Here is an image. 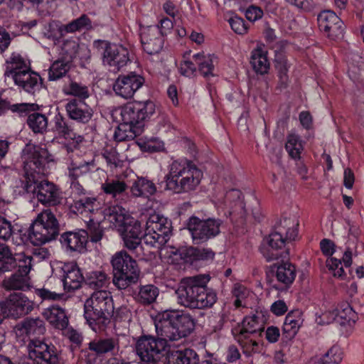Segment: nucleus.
Returning <instances> with one entry per match:
<instances>
[{
	"instance_id": "obj_1",
	"label": "nucleus",
	"mask_w": 364,
	"mask_h": 364,
	"mask_svg": "<svg viewBox=\"0 0 364 364\" xmlns=\"http://www.w3.org/2000/svg\"><path fill=\"white\" fill-rule=\"evenodd\" d=\"M22 159L25 171L23 189L28 193H36L38 200L43 205L50 206L60 203L63 198L60 189L51 182L39 180V176L45 174L46 166L53 161L47 149L27 144L23 149Z\"/></svg>"
},
{
	"instance_id": "obj_2",
	"label": "nucleus",
	"mask_w": 364,
	"mask_h": 364,
	"mask_svg": "<svg viewBox=\"0 0 364 364\" xmlns=\"http://www.w3.org/2000/svg\"><path fill=\"white\" fill-rule=\"evenodd\" d=\"M155 111V104L151 100L133 102L113 109L111 117L114 121L119 124L114 132L115 140H132L141 134L146 122L151 117Z\"/></svg>"
},
{
	"instance_id": "obj_3",
	"label": "nucleus",
	"mask_w": 364,
	"mask_h": 364,
	"mask_svg": "<svg viewBox=\"0 0 364 364\" xmlns=\"http://www.w3.org/2000/svg\"><path fill=\"white\" fill-rule=\"evenodd\" d=\"M209 279L205 274L182 279L175 291L178 304L190 309L211 307L217 301V295L208 289Z\"/></svg>"
},
{
	"instance_id": "obj_4",
	"label": "nucleus",
	"mask_w": 364,
	"mask_h": 364,
	"mask_svg": "<svg viewBox=\"0 0 364 364\" xmlns=\"http://www.w3.org/2000/svg\"><path fill=\"white\" fill-rule=\"evenodd\" d=\"M21 329L31 338L26 364H58V356L55 347L38 338L46 332L43 320L27 318L22 323Z\"/></svg>"
},
{
	"instance_id": "obj_5",
	"label": "nucleus",
	"mask_w": 364,
	"mask_h": 364,
	"mask_svg": "<svg viewBox=\"0 0 364 364\" xmlns=\"http://www.w3.org/2000/svg\"><path fill=\"white\" fill-rule=\"evenodd\" d=\"M157 338L165 342L176 341L188 336L194 329L195 321L188 314L165 311L154 321Z\"/></svg>"
},
{
	"instance_id": "obj_6",
	"label": "nucleus",
	"mask_w": 364,
	"mask_h": 364,
	"mask_svg": "<svg viewBox=\"0 0 364 364\" xmlns=\"http://www.w3.org/2000/svg\"><path fill=\"white\" fill-rule=\"evenodd\" d=\"M114 306L111 293L100 290L93 292L84 304V317L95 332L104 328L109 321Z\"/></svg>"
},
{
	"instance_id": "obj_7",
	"label": "nucleus",
	"mask_w": 364,
	"mask_h": 364,
	"mask_svg": "<svg viewBox=\"0 0 364 364\" xmlns=\"http://www.w3.org/2000/svg\"><path fill=\"white\" fill-rule=\"evenodd\" d=\"M203 173L191 161H174L166 176V188L176 193L195 189L200 182Z\"/></svg>"
},
{
	"instance_id": "obj_8",
	"label": "nucleus",
	"mask_w": 364,
	"mask_h": 364,
	"mask_svg": "<svg viewBox=\"0 0 364 364\" xmlns=\"http://www.w3.org/2000/svg\"><path fill=\"white\" fill-rule=\"evenodd\" d=\"M264 319L261 314L246 316L241 326L233 331L235 340L247 355L255 353L258 350V339L264 331Z\"/></svg>"
},
{
	"instance_id": "obj_9",
	"label": "nucleus",
	"mask_w": 364,
	"mask_h": 364,
	"mask_svg": "<svg viewBox=\"0 0 364 364\" xmlns=\"http://www.w3.org/2000/svg\"><path fill=\"white\" fill-rule=\"evenodd\" d=\"M59 233V223L50 210L38 214L28 230V240L35 246L54 240Z\"/></svg>"
},
{
	"instance_id": "obj_10",
	"label": "nucleus",
	"mask_w": 364,
	"mask_h": 364,
	"mask_svg": "<svg viewBox=\"0 0 364 364\" xmlns=\"http://www.w3.org/2000/svg\"><path fill=\"white\" fill-rule=\"evenodd\" d=\"M111 262L114 269L113 284L119 289H125L137 282L139 270L136 261L126 252L114 254Z\"/></svg>"
},
{
	"instance_id": "obj_11",
	"label": "nucleus",
	"mask_w": 364,
	"mask_h": 364,
	"mask_svg": "<svg viewBox=\"0 0 364 364\" xmlns=\"http://www.w3.org/2000/svg\"><path fill=\"white\" fill-rule=\"evenodd\" d=\"M103 223H109L110 228H117L123 234L141 237V226L139 221L131 217L121 206H112L103 211Z\"/></svg>"
},
{
	"instance_id": "obj_12",
	"label": "nucleus",
	"mask_w": 364,
	"mask_h": 364,
	"mask_svg": "<svg viewBox=\"0 0 364 364\" xmlns=\"http://www.w3.org/2000/svg\"><path fill=\"white\" fill-rule=\"evenodd\" d=\"M165 342L152 336H141L136 343V353L142 364H166Z\"/></svg>"
},
{
	"instance_id": "obj_13",
	"label": "nucleus",
	"mask_w": 364,
	"mask_h": 364,
	"mask_svg": "<svg viewBox=\"0 0 364 364\" xmlns=\"http://www.w3.org/2000/svg\"><path fill=\"white\" fill-rule=\"evenodd\" d=\"M144 231L145 244L160 249L169 240L171 224L166 218L153 213L146 220Z\"/></svg>"
},
{
	"instance_id": "obj_14",
	"label": "nucleus",
	"mask_w": 364,
	"mask_h": 364,
	"mask_svg": "<svg viewBox=\"0 0 364 364\" xmlns=\"http://www.w3.org/2000/svg\"><path fill=\"white\" fill-rule=\"evenodd\" d=\"M93 45L101 55L103 64L114 72L120 70L129 60L127 49L122 46L101 40L95 41Z\"/></svg>"
},
{
	"instance_id": "obj_15",
	"label": "nucleus",
	"mask_w": 364,
	"mask_h": 364,
	"mask_svg": "<svg viewBox=\"0 0 364 364\" xmlns=\"http://www.w3.org/2000/svg\"><path fill=\"white\" fill-rule=\"evenodd\" d=\"M296 238V233L294 228L287 232L286 238L284 239L281 234L274 232L264 237L259 247V251L267 262H272L283 257L281 250L287 247L286 253L289 254V245L293 246L292 242Z\"/></svg>"
},
{
	"instance_id": "obj_16",
	"label": "nucleus",
	"mask_w": 364,
	"mask_h": 364,
	"mask_svg": "<svg viewBox=\"0 0 364 364\" xmlns=\"http://www.w3.org/2000/svg\"><path fill=\"white\" fill-rule=\"evenodd\" d=\"M222 222L215 218L201 220L198 217L190 218L187 227L195 243L199 244L215 237L220 232Z\"/></svg>"
},
{
	"instance_id": "obj_17",
	"label": "nucleus",
	"mask_w": 364,
	"mask_h": 364,
	"mask_svg": "<svg viewBox=\"0 0 364 364\" xmlns=\"http://www.w3.org/2000/svg\"><path fill=\"white\" fill-rule=\"evenodd\" d=\"M317 21L319 30L329 39L336 41L343 36L345 26L341 18L331 10L321 11Z\"/></svg>"
},
{
	"instance_id": "obj_18",
	"label": "nucleus",
	"mask_w": 364,
	"mask_h": 364,
	"mask_svg": "<svg viewBox=\"0 0 364 364\" xmlns=\"http://www.w3.org/2000/svg\"><path fill=\"white\" fill-rule=\"evenodd\" d=\"M144 77L135 72L119 75L113 85L114 92L124 98H132L134 93L144 84Z\"/></svg>"
},
{
	"instance_id": "obj_19",
	"label": "nucleus",
	"mask_w": 364,
	"mask_h": 364,
	"mask_svg": "<svg viewBox=\"0 0 364 364\" xmlns=\"http://www.w3.org/2000/svg\"><path fill=\"white\" fill-rule=\"evenodd\" d=\"M144 50L149 55L159 53L164 46V38L159 26L142 28L140 33Z\"/></svg>"
},
{
	"instance_id": "obj_20",
	"label": "nucleus",
	"mask_w": 364,
	"mask_h": 364,
	"mask_svg": "<svg viewBox=\"0 0 364 364\" xmlns=\"http://www.w3.org/2000/svg\"><path fill=\"white\" fill-rule=\"evenodd\" d=\"M8 315L19 318L29 314L34 308V303L22 293L10 294L6 303Z\"/></svg>"
},
{
	"instance_id": "obj_21",
	"label": "nucleus",
	"mask_w": 364,
	"mask_h": 364,
	"mask_svg": "<svg viewBox=\"0 0 364 364\" xmlns=\"http://www.w3.org/2000/svg\"><path fill=\"white\" fill-rule=\"evenodd\" d=\"M357 314L347 302H343L338 305V306L332 311L331 318H322L321 316L320 320L317 319L318 324L323 325L330 323L333 321L340 322L341 325H348L352 326L355 323L357 319Z\"/></svg>"
},
{
	"instance_id": "obj_22",
	"label": "nucleus",
	"mask_w": 364,
	"mask_h": 364,
	"mask_svg": "<svg viewBox=\"0 0 364 364\" xmlns=\"http://www.w3.org/2000/svg\"><path fill=\"white\" fill-rule=\"evenodd\" d=\"M68 117L73 120L81 123H87L93 114L92 109L85 100L71 99L68 100L65 105Z\"/></svg>"
},
{
	"instance_id": "obj_23",
	"label": "nucleus",
	"mask_w": 364,
	"mask_h": 364,
	"mask_svg": "<svg viewBox=\"0 0 364 364\" xmlns=\"http://www.w3.org/2000/svg\"><path fill=\"white\" fill-rule=\"evenodd\" d=\"M63 285L67 291H72L79 289L84 279L80 269L75 263H66L62 267Z\"/></svg>"
},
{
	"instance_id": "obj_24",
	"label": "nucleus",
	"mask_w": 364,
	"mask_h": 364,
	"mask_svg": "<svg viewBox=\"0 0 364 364\" xmlns=\"http://www.w3.org/2000/svg\"><path fill=\"white\" fill-rule=\"evenodd\" d=\"M2 287L9 291H28L32 287L31 277L26 273L16 271L4 278L2 282Z\"/></svg>"
},
{
	"instance_id": "obj_25",
	"label": "nucleus",
	"mask_w": 364,
	"mask_h": 364,
	"mask_svg": "<svg viewBox=\"0 0 364 364\" xmlns=\"http://www.w3.org/2000/svg\"><path fill=\"white\" fill-rule=\"evenodd\" d=\"M89 349L97 355L110 353L114 355L119 350V338L117 337L100 338L90 342Z\"/></svg>"
},
{
	"instance_id": "obj_26",
	"label": "nucleus",
	"mask_w": 364,
	"mask_h": 364,
	"mask_svg": "<svg viewBox=\"0 0 364 364\" xmlns=\"http://www.w3.org/2000/svg\"><path fill=\"white\" fill-rule=\"evenodd\" d=\"M100 203L95 198L84 197L74 200L71 205L72 210L77 214L89 217L90 222H94L95 218L92 216L99 210Z\"/></svg>"
},
{
	"instance_id": "obj_27",
	"label": "nucleus",
	"mask_w": 364,
	"mask_h": 364,
	"mask_svg": "<svg viewBox=\"0 0 364 364\" xmlns=\"http://www.w3.org/2000/svg\"><path fill=\"white\" fill-rule=\"evenodd\" d=\"M88 240V232L80 230L78 232H68L63 234L61 242L73 251L83 252Z\"/></svg>"
},
{
	"instance_id": "obj_28",
	"label": "nucleus",
	"mask_w": 364,
	"mask_h": 364,
	"mask_svg": "<svg viewBox=\"0 0 364 364\" xmlns=\"http://www.w3.org/2000/svg\"><path fill=\"white\" fill-rule=\"evenodd\" d=\"M267 50L262 43H259L252 50L250 64L254 70L260 75L267 73L269 69V63L267 57Z\"/></svg>"
},
{
	"instance_id": "obj_29",
	"label": "nucleus",
	"mask_w": 364,
	"mask_h": 364,
	"mask_svg": "<svg viewBox=\"0 0 364 364\" xmlns=\"http://www.w3.org/2000/svg\"><path fill=\"white\" fill-rule=\"evenodd\" d=\"M14 76L15 77L11 80L14 82L15 85L27 92L34 93L40 87L39 75L31 69L24 73L16 74Z\"/></svg>"
},
{
	"instance_id": "obj_30",
	"label": "nucleus",
	"mask_w": 364,
	"mask_h": 364,
	"mask_svg": "<svg viewBox=\"0 0 364 364\" xmlns=\"http://www.w3.org/2000/svg\"><path fill=\"white\" fill-rule=\"evenodd\" d=\"M43 316L56 328L64 329L68 326V318L64 309L58 306H52L44 309Z\"/></svg>"
},
{
	"instance_id": "obj_31",
	"label": "nucleus",
	"mask_w": 364,
	"mask_h": 364,
	"mask_svg": "<svg viewBox=\"0 0 364 364\" xmlns=\"http://www.w3.org/2000/svg\"><path fill=\"white\" fill-rule=\"evenodd\" d=\"M30 65L18 53H12L6 60V68L4 75L7 78L13 79L14 75H20L30 70Z\"/></svg>"
},
{
	"instance_id": "obj_32",
	"label": "nucleus",
	"mask_w": 364,
	"mask_h": 364,
	"mask_svg": "<svg viewBox=\"0 0 364 364\" xmlns=\"http://www.w3.org/2000/svg\"><path fill=\"white\" fill-rule=\"evenodd\" d=\"M166 358V364H198L199 363L198 354L189 348L173 351Z\"/></svg>"
},
{
	"instance_id": "obj_33",
	"label": "nucleus",
	"mask_w": 364,
	"mask_h": 364,
	"mask_svg": "<svg viewBox=\"0 0 364 364\" xmlns=\"http://www.w3.org/2000/svg\"><path fill=\"white\" fill-rule=\"evenodd\" d=\"M131 192L136 197L148 198L156 192V187L151 181L146 178H139L133 183Z\"/></svg>"
},
{
	"instance_id": "obj_34",
	"label": "nucleus",
	"mask_w": 364,
	"mask_h": 364,
	"mask_svg": "<svg viewBox=\"0 0 364 364\" xmlns=\"http://www.w3.org/2000/svg\"><path fill=\"white\" fill-rule=\"evenodd\" d=\"M127 189L125 182L118 178H107L102 183V190L112 198L121 196Z\"/></svg>"
},
{
	"instance_id": "obj_35",
	"label": "nucleus",
	"mask_w": 364,
	"mask_h": 364,
	"mask_svg": "<svg viewBox=\"0 0 364 364\" xmlns=\"http://www.w3.org/2000/svg\"><path fill=\"white\" fill-rule=\"evenodd\" d=\"M296 268L294 265L284 262L277 267L276 271L272 269V272L275 275L277 281L285 286H288L294 280V272Z\"/></svg>"
},
{
	"instance_id": "obj_36",
	"label": "nucleus",
	"mask_w": 364,
	"mask_h": 364,
	"mask_svg": "<svg viewBox=\"0 0 364 364\" xmlns=\"http://www.w3.org/2000/svg\"><path fill=\"white\" fill-rule=\"evenodd\" d=\"M95 168V164L93 160L90 161H82L80 162L73 161L68 166V176L72 181H76V179L89 173Z\"/></svg>"
},
{
	"instance_id": "obj_37",
	"label": "nucleus",
	"mask_w": 364,
	"mask_h": 364,
	"mask_svg": "<svg viewBox=\"0 0 364 364\" xmlns=\"http://www.w3.org/2000/svg\"><path fill=\"white\" fill-rule=\"evenodd\" d=\"M193 59L198 64L199 70L204 77H208L213 75V72L215 63H216V58L213 55H204L198 53L193 55Z\"/></svg>"
},
{
	"instance_id": "obj_38",
	"label": "nucleus",
	"mask_w": 364,
	"mask_h": 364,
	"mask_svg": "<svg viewBox=\"0 0 364 364\" xmlns=\"http://www.w3.org/2000/svg\"><path fill=\"white\" fill-rule=\"evenodd\" d=\"M159 294V290L156 286L153 284L142 285L139 287L136 299L140 304L148 305L156 301Z\"/></svg>"
},
{
	"instance_id": "obj_39",
	"label": "nucleus",
	"mask_w": 364,
	"mask_h": 364,
	"mask_svg": "<svg viewBox=\"0 0 364 364\" xmlns=\"http://www.w3.org/2000/svg\"><path fill=\"white\" fill-rule=\"evenodd\" d=\"M65 25L58 21H52L45 25L43 35L47 38L52 40L55 43L67 33Z\"/></svg>"
},
{
	"instance_id": "obj_40",
	"label": "nucleus",
	"mask_w": 364,
	"mask_h": 364,
	"mask_svg": "<svg viewBox=\"0 0 364 364\" xmlns=\"http://www.w3.org/2000/svg\"><path fill=\"white\" fill-rule=\"evenodd\" d=\"M16 268L14 254L9 246L0 242V272H10Z\"/></svg>"
},
{
	"instance_id": "obj_41",
	"label": "nucleus",
	"mask_w": 364,
	"mask_h": 364,
	"mask_svg": "<svg viewBox=\"0 0 364 364\" xmlns=\"http://www.w3.org/2000/svg\"><path fill=\"white\" fill-rule=\"evenodd\" d=\"M63 92L68 95H73L77 97V100H85L90 96L88 87L77 82L72 81L68 85L63 87Z\"/></svg>"
},
{
	"instance_id": "obj_42",
	"label": "nucleus",
	"mask_w": 364,
	"mask_h": 364,
	"mask_svg": "<svg viewBox=\"0 0 364 364\" xmlns=\"http://www.w3.org/2000/svg\"><path fill=\"white\" fill-rule=\"evenodd\" d=\"M342 358L340 347L333 346L321 358L312 360L311 364H338Z\"/></svg>"
},
{
	"instance_id": "obj_43",
	"label": "nucleus",
	"mask_w": 364,
	"mask_h": 364,
	"mask_svg": "<svg viewBox=\"0 0 364 364\" xmlns=\"http://www.w3.org/2000/svg\"><path fill=\"white\" fill-rule=\"evenodd\" d=\"M27 124L33 132L43 133L48 127V119L43 114L33 112L28 115Z\"/></svg>"
},
{
	"instance_id": "obj_44",
	"label": "nucleus",
	"mask_w": 364,
	"mask_h": 364,
	"mask_svg": "<svg viewBox=\"0 0 364 364\" xmlns=\"http://www.w3.org/2000/svg\"><path fill=\"white\" fill-rule=\"evenodd\" d=\"M87 284L93 289L107 287L109 284L107 275L102 271L91 272L87 275Z\"/></svg>"
},
{
	"instance_id": "obj_45",
	"label": "nucleus",
	"mask_w": 364,
	"mask_h": 364,
	"mask_svg": "<svg viewBox=\"0 0 364 364\" xmlns=\"http://www.w3.org/2000/svg\"><path fill=\"white\" fill-rule=\"evenodd\" d=\"M16 267L18 268L16 272L21 273H29L33 267V257L25 252H19L14 254Z\"/></svg>"
},
{
	"instance_id": "obj_46",
	"label": "nucleus",
	"mask_w": 364,
	"mask_h": 364,
	"mask_svg": "<svg viewBox=\"0 0 364 364\" xmlns=\"http://www.w3.org/2000/svg\"><path fill=\"white\" fill-rule=\"evenodd\" d=\"M299 120L301 127L305 129L304 137L309 140L314 137V120L309 111H302L299 114Z\"/></svg>"
},
{
	"instance_id": "obj_47",
	"label": "nucleus",
	"mask_w": 364,
	"mask_h": 364,
	"mask_svg": "<svg viewBox=\"0 0 364 364\" xmlns=\"http://www.w3.org/2000/svg\"><path fill=\"white\" fill-rule=\"evenodd\" d=\"M124 246L135 255L136 257H142V247L141 245V237L130 236L122 233Z\"/></svg>"
},
{
	"instance_id": "obj_48",
	"label": "nucleus",
	"mask_w": 364,
	"mask_h": 364,
	"mask_svg": "<svg viewBox=\"0 0 364 364\" xmlns=\"http://www.w3.org/2000/svg\"><path fill=\"white\" fill-rule=\"evenodd\" d=\"M70 69L68 63L61 60L55 61L48 70L49 80H56L64 76Z\"/></svg>"
},
{
	"instance_id": "obj_49",
	"label": "nucleus",
	"mask_w": 364,
	"mask_h": 364,
	"mask_svg": "<svg viewBox=\"0 0 364 364\" xmlns=\"http://www.w3.org/2000/svg\"><path fill=\"white\" fill-rule=\"evenodd\" d=\"M68 33H74L82 29H90L92 27L91 21L85 14L82 15L78 18L72 21L65 25Z\"/></svg>"
},
{
	"instance_id": "obj_50",
	"label": "nucleus",
	"mask_w": 364,
	"mask_h": 364,
	"mask_svg": "<svg viewBox=\"0 0 364 364\" xmlns=\"http://www.w3.org/2000/svg\"><path fill=\"white\" fill-rule=\"evenodd\" d=\"M55 129L58 134L66 139H73L75 138V134L68 126L65 120L60 115L55 117Z\"/></svg>"
},
{
	"instance_id": "obj_51",
	"label": "nucleus",
	"mask_w": 364,
	"mask_h": 364,
	"mask_svg": "<svg viewBox=\"0 0 364 364\" xmlns=\"http://www.w3.org/2000/svg\"><path fill=\"white\" fill-rule=\"evenodd\" d=\"M283 336L286 339L291 340L296 336V318L293 312L291 311L286 316L283 328Z\"/></svg>"
},
{
	"instance_id": "obj_52",
	"label": "nucleus",
	"mask_w": 364,
	"mask_h": 364,
	"mask_svg": "<svg viewBox=\"0 0 364 364\" xmlns=\"http://www.w3.org/2000/svg\"><path fill=\"white\" fill-rule=\"evenodd\" d=\"M232 294L235 298L234 301V306L236 308L246 306L247 304L245 300L250 295V291L246 287L240 284H236L234 287Z\"/></svg>"
},
{
	"instance_id": "obj_53",
	"label": "nucleus",
	"mask_w": 364,
	"mask_h": 364,
	"mask_svg": "<svg viewBox=\"0 0 364 364\" xmlns=\"http://www.w3.org/2000/svg\"><path fill=\"white\" fill-rule=\"evenodd\" d=\"M36 294L43 300L58 301L63 299V294L51 291L46 288L38 289Z\"/></svg>"
},
{
	"instance_id": "obj_54",
	"label": "nucleus",
	"mask_w": 364,
	"mask_h": 364,
	"mask_svg": "<svg viewBox=\"0 0 364 364\" xmlns=\"http://www.w3.org/2000/svg\"><path fill=\"white\" fill-rule=\"evenodd\" d=\"M229 23L232 29L238 34L242 35L247 33V26L243 18L237 16L229 19Z\"/></svg>"
},
{
	"instance_id": "obj_55",
	"label": "nucleus",
	"mask_w": 364,
	"mask_h": 364,
	"mask_svg": "<svg viewBox=\"0 0 364 364\" xmlns=\"http://www.w3.org/2000/svg\"><path fill=\"white\" fill-rule=\"evenodd\" d=\"M13 227L10 221L0 216V239L9 240L12 235Z\"/></svg>"
},
{
	"instance_id": "obj_56",
	"label": "nucleus",
	"mask_w": 364,
	"mask_h": 364,
	"mask_svg": "<svg viewBox=\"0 0 364 364\" xmlns=\"http://www.w3.org/2000/svg\"><path fill=\"white\" fill-rule=\"evenodd\" d=\"M61 48L64 55L68 58H73L77 52L78 44L75 41L66 40L63 42Z\"/></svg>"
},
{
	"instance_id": "obj_57",
	"label": "nucleus",
	"mask_w": 364,
	"mask_h": 364,
	"mask_svg": "<svg viewBox=\"0 0 364 364\" xmlns=\"http://www.w3.org/2000/svg\"><path fill=\"white\" fill-rule=\"evenodd\" d=\"M320 249L322 254L328 258L336 252V246L331 240L324 238L320 242Z\"/></svg>"
},
{
	"instance_id": "obj_58",
	"label": "nucleus",
	"mask_w": 364,
	"mask_h": 364,
	"mask_svg": "<svg viewBox=\"0 0 364 364\" xmlns=\"http://www.w3.org/2000/svg\"><path fill=\"white\" fill-rule=\"evenodd\" d=\"M179 70L181 75L190 77L196 72V67L191 61L185 60L181 63Z\"/></svg>"
},
{
	"instance_id": "obj_59",
	"label": "nucleus",
	"mask_w": 364,
	"mask_h": 364,
	"mask_svg": "<svg viewBox=\"0 0 364 364\" xmlns=\"http://www.w3.org/2000/svg\"><path fill=\"white\" fill-rule=\"evenodd\" d=\"M263 12L262 9L257 6L249 7L245 13L246 18L250 21H255L262 18Z\"/></svg>"
},
{
	"instance_id": "obj_60",
	"label": "nucleus",
	"mask_w": 364,
	"mask_h": 364,
	"mask_svg": "<svg viewBox=\"0 0 364 364\" xmlns=\"http://www.w3.org/2000/svg\"><path fill=\"white\" fill-rule=\"evenodd\" d=\"M11 41L9 33L4 28H0V53H3L8 48Z\"/></svg>"
},
{
	"instance_id": "obj_61",
	"label": "nucleus",
	"mask_w": 364,
	"mask_h": 364,
	"mask_svg": "<svg viewBox=\"0 0 364 364\" xmlns=\"http://www.w3.org/2000/svg\"><path fill=\"white\" fill-rule=\"evenodd\" d=\"M89 235L92 242H97L102 239L103 230L99 223L90 228Z\"/></svg>"
},
{
	"instance_id": "obj_62",
	"label": "nucleus",
	"mask_w": 364,
	"mask_h": 364,
	"mask_svg": "<svg viewBox=\"0 0 364 364\" xmlns=\"http://www.w3.org/2000/svg\"><path fill=\"white\" fill-rule=\"evenodd\" d=\"M104 157L109 165L113 166L114 167L121 166L122 161L119 159L118 154L115 151L105 152Z\"/></svg>"
},
{
	"instance_id": "obj_63",
	"label": "nucleus",
	"mask_w": 364,
	"mask_h": 364,
	"mask_svg": "<svg viewBox=\"0 0 364 364\" xmlns=\"http://www.w3.org/2000/svg\"><path fill=\"white\" fill-rule=\"evenodd\" d=\"M271 311L274 315L279 316L287 311V306L283 301L279 300L272 304Z\"/></svg>"
},
{
	"instance_id": "obj_64",
	"label": "nucleus",
	"mask_w": 364,
	"mask_h": 364,
	"mask_svg": "<svg viewBox=\"0 0 364 364\" xmlns=\"http://www.w3.org/2000/svg\"><path fill=\"white\" fill-rule=\"evenodd\" d=\"M355 181V176L353 171L348 168L344 170L343 185L348 189H351Z\"/></svg>"
}]
</instances>
